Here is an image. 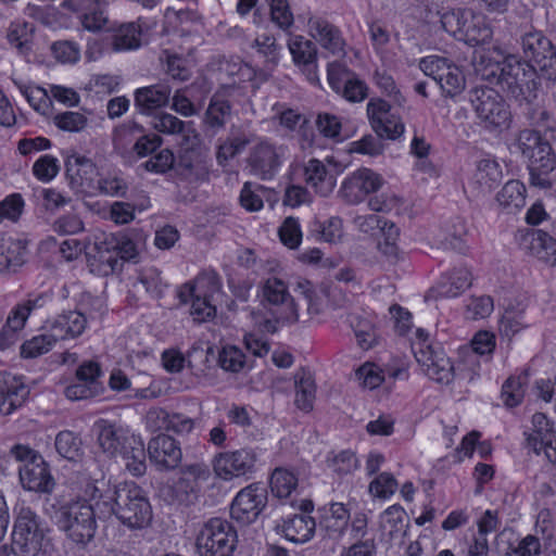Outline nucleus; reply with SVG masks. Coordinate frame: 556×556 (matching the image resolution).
<instances>
[{"instance_id": "8fccbe9b", "label": "nucleus", "mask_w": 556, "mask_h": 556, "mask_svg": "<svg viewBox=\"0 0 556 556\" xmlns=\"http://www.w3.org/2000/svg\"><path fill=\"white\" fill-rule=\"evenodd\" d=\"M50 300V296L47 294H39L34 299H28L25 302L17 304L11 311V319L10 324L14 328H23L25 323L33 311L37 308H41L46 305V303Z\"/></svg>"}, {"instance_id": "0eeeda50", "label": "nucleus", "mask_w": 556, "mask_h": 556, "mask_svg": "<svg viewBox=\"0 0 556 556\" xmlns=\"http://www.w3.org/2000/svg\"><path fill=\"white\" fill-rule=\"evenodd\" d=\"M11 454L21 463L18 467L20 482L24 490L49 494L55 485L48 463L33 448L16 444Z\"/></svg>"}, {"instance_id": "3c124183", "label": "nucleus", "mask_w": 556, "mask_h": 556, "mask_svg": "<svg viewBox=\"0 0 556 556\" xmlns=\"http://www.w3.org/2000/svg\"><path fill=\"white\" fill-rule=\"evenodd\" d=\"M109 245L115 249L117 257L122 264L125 261L135 260L138 255L137 244L128 236V233L118 231L115 233H109Z\"/></svg>"}, {"instance_id": "412c9836", "label": "nucleus", "mask_w": 556, "mask_h": 556, "mask_svg": "<svg viewBox=\"0 0 556 556\" xmlns=\"http://www.w3.org/2000/svg\"><path fill=\"white\" fill-rule=\"evenodd\" d=\"M93 429L99 447L111 457L121 455L126 445L131 443V440L136 437L122 425L106 419L96 421Z\"/></svg>"}, {"instance_id": "4c0bfd02", "label": "nucleus", "mask_w": 556, "mask_h": 556, "mask_svg": "<svg viewBox=\"0 0 556 556\" xmlns=\"http://www.w3.org/2000/svg\"><path fill=\"white\" fill-rule=\"evenodd\" d=\"M496 200L507 213L517 212L526 204V186L520 180H508L497 193Z\"/></svg>"}, {"instance_id": "338daca9", "label": "nucleus", "mask_w": 556, "mask_h": 556, "mask_svg": "<svg viewBox=\"0 0 556 556\" xmlns=\"http://www.w3.org/2000/svg\"><path fill=\"white\" fill-rule=\"evenodd\" d=\"M253 47L265 58L267 63L271 65L278 63L280 47L277 45L274 36L269 34L258 35L253 42Z\"/></svg>"}, {"instance_id": "a19ab883", "label": "nucleus", "mask_w": 556, "mask_h": 556, "mask_svg": "<svg viewBox=\"0 0 556 556\" xmlns=\"http://www.w3.org/2000/svg\"><path fill=\"white\" fill-rule=\"evenodd\" d=\"M34 27L24 21L12 22L7 30L8 42L18 54L27 55L31 51Z\"/></svg>"}, {"instance_id": "f257e3e1", "label": "nucleus", "mask_w": 556, "mask_h": 556, "mask_svg": "<svg viewBox=\"0 0 556 556\" xmlns=\"http://www.w3.org/2000/svg\"><path fill=\"white\" fill-rule=\"evenodd\" d=\"M91 500L97 498L100 519L115 516L129 529H143L152 520V507L146 492L135 482L111 484L104 480L88 485Z\"/></svg>"}, {"instance_id": "9d476101", "label": "nucleus", "mask_w": 556, "mask_h": 556, "mask_svg": "<svg viewBox=\"0 0 556 556\" xmlns=\"http://www.w3.org/2000/svg\"><path fill=\"white\" fill-rule=\"evenodd\" d=\"M237 542L238 534L231 522L211 518L199 531L195 547L200 556H232Z\"/></svg>"}, {"instance_id": "dca6fc26", "label": "nucleus", "mask_w": 556, "mask_h": 556, "mask_svg": "<svg viewBox=\"0 0 556 556\" xmlns=\"http://www.w3.org/2000/svg\"><path fill=\"white\" fill-rule=\"evenodd\" d=\"M415 358L425 374L438 383L450 384L456 377V368L440 346L418 343L415 346Z\"/></svg>"}, {"instance_id": "6e6552de", "label": "nucleus", "mask_w": 556, "mask_h": 556, "mask_svg": "<svg viewBox=\"0 0 556 556\" xmlns=\"http://www.w3.org/2000/svg\"><path fill=\"white\" fill-rule=\"evenodd\" d=\"M46 529L41 518L29 506L16 510L12 531L11 552L14 556H38Z\"/></svg>"}, {"instance_id": "a18cd8bd", "label": "nucleus", "mask_w": 556, "mask_h": 556, "mask_svg": "<svg viewBox=\"0 0 556 556\" xmlns=\"http://www.w3.org/2000/svg\"><path fill=\"white\" fill-rule=\"evenodd\" d=\"M350 513L344 504L331 503L329 516L324 519L325 528L329 536L340 538L348 528Z\"/></svg>"}, {"instance_id": "864d4df0", "label": "nucleus", "mask_w": 556, "mask_h": 556, "mask_svg": "<svg viewBox=\"0 0 556 556\" xmlns=\"http://www.w3.org/2000/svg\"><path fill=\"white\" fill-rule=\"evenodd\" d=\"M153 127L159 132H163L166 135H177L181 134L184 137H189V131L191 130L194 132L193 129H191V125L186 124L178 117L168 114V113H162L154 117L153 119Z\"/></svg>"}, {"instance_id": "ea45409f", "label": "nucleus", "mask_w": 556, "mask_h": 556, "mask_svg": "<svg viewBox=\"0 0 556 556\" xmlns=\"http://www.w3.org/2000/svg\"><path fill=\"white\" fill-rule=\"evenodd\" d=\"M146 452L143 441L140 437L136 435L131 443L126 445V448L121 453V456L125 460L127 470L135 477H140L146 473L147 464Z\"/></svg>"}, {"instance_id": "4be33fe9", "label": "nucleus", "mask_w": 556, "mask_h": 556, "mask_svg": "<svg viewBox=\"0 0 556 556\" xmlns=\"http://www.w3.org/2000/svg\"><path fill=\"white\" fill-rule=\"evenodd\" d=\"M147 451L150 462L161 471L177 468L182 459L180 443L164 433L152 438Z\"/></svg>"}, {"instance_id": "c85d7f7f", "label": "nucleus", "mask_w": 556, "mask_h": 556, "mask_svg": "<svg viewBox=\"0 0 556 556\" xmlns=\"http://www.w3.org/2000/svg\"><path fill=\"white\" fill-rule=\"evenodd\" d=\"M303 174L305 182L316 193L321 197H328L332 193L337 184L336 175L329 172L321 161L317 159L308 160L303 166Z\"/></svg>"}, {"instance_id": "f704fd0d", "label": "nucleus", "mask_w": 556, "mask_h": 556, "mask_svg": "<svg viewBox=\"0 0 556 556\" xmlns=\"http://www.w3.org/2000/svg\"><path fill=\"white\" fill-rule=\"evenodd\" d=\"M139 139H143V127L135 122L116 126L112 135L115 152L125 159L132 157V149Z\"/></svg>"}, {"instance_id": "09e8293b", "label": "nucleus", "mask_w": 556, "mask_h": 556, "mask_svg": "<svg viewBox=\"0 0 556 556\" xmlns=\"http://www.w3.org/2000/svg\"><path fill=\"white\" fill-rule=\"evenodd\" d=\"M138 281L154 299L162 298L168 287L167 282L162 278L161 271L154 266L142 268L139 273Z\"/></svg>"}, {"instance_id": "e2e57ef3", "label": "nucleus", "mask_w": 556, "mask_h": 556, "mask_svg": "<svg viewBox=\"0 0 556 556\" xmlns=\"http://www.w3.org/2000/svg\"><path fill=\"white\" fill-rule=\"evenodd\" d=\"M79 10H85L80 16V22L85 29L98 31L105 28L108 17L104 15L102 5L94 4L88 8H79Z\"/></svg>"}, {"instance_id": "4d7b16f0", "label": "nucleus", "mask_w": 556, "mask_h": 556, "mask_svg": "<svg viewBox=\"0 0 556 556\" xmlns=\"http://www.w3.org/2000/svg\"><path fill=\"white\" fill-rule=\"evenodd\" d=\"M94 190L109 197L126 198L128 182L123 177L110 174L97 180Z\"/></svg>"}, {"instance_id": "de8ad7c7", "label": "nucleus", "mask_w": 556, "mask_h": 556, "mask_svg": "<svg viewBox=\"0 0 556 556\" xmlns=\"http://www.w3.org/2000/svg\"><path fill=\"white\" fill-rule=\"evenodd\" d=\"M55 448L62 457L73 462L79 459L84 454L81 439L68 430L58 433L55 438Z\"/></svg>"}, {"instance_id": "13d9d810", "label": "nucleus", "mask_w": 556, "mask_h": 556, "mask_svg": "<svg viewBox=\"0 0 556 556\" xmlns=\"http://www.w3.org/2000/svg\"><path fill=\"white\" fill-rule=\"evenodd\" d=\"M245 364L243 352L235 345H226L218 354V365L226 371L238 372Z\"/></svg>"}, {"instance_id": "aec40b11", "label": "nucleus", "mask_w": 556, "mask_h": 556, "mask_svg": "<svg viewBox=\"0 0 556 556\" xmlns=\"http://www.w3.org/2000/svg\"><path fill=\"white\" fill-rule=\"evenodd\" d=\"M384 180L369 168H361L349 175L342 182L339 195L349 204H358L369 194L377 192Z\"/></svg>"}, {"instance_id": "37998d69", "label": "nucleus", "mask_w": 556, "mask_h": 556, "mask_svg": "<svg viewBox=\"0 0 556 556\" xmlns=\"http://www.w3.org/2000/svg\"><path fill=\"white\" fill-rule=\"evenodd\" d=\"M529 381L527 370H523L518 376H510L502 386L501 397L507 407L518 406L526 393V386Z\"/></svg>"}, {"instance_id": "cd10ccee", "label": "nucleus", "mask_w": 556, "mask_h": 556, "mask_svg": "<svg viewBox=\"0 0 556 556\" xmlns=\"http://www.w3.org/2000/svg\"><path fill=\"white\" fill-rule=\"evenodd\" d=\"M288 48L295 65L302 68L311 83L318 80L317 76V49L315 43L303 36H292L288 41Z\"/></svg>"}, {"instance_id": "9b49d317", "label": "nucleus", "mask_w": 556, "mask_h": 556, "mask_svg": "<svg viewBox=\"0 0 556 556\" xmlns=\"http://www.w3.org/2000/svg\"><path fill=\"white\" fill-rule=\"evenodd\" d=\"M523 60L540 72L542 78L556 80V47L542 30L529 27L520 35Z\"/></svg>"}, {"instance_id": "39448f33", "label": "nucleus", "mask_w": 556, "mask_h": 556, "mask_svg": "<svg viewBox=\"0 0 556 556\" xmlns=\"http://www.w3.org/2000/svg\"><path fill=\"white\" fill-rule=\"evenodd\" d=\"M497 85L517 101L530 102L536 97L540 72L517 55H507L498 63Z\"/></svg>"}, {"instance_id": "c9c22d12", "label": "nucleus", "mask_w": 556, "mask_h": 556, "mask_svg": "<svg viewBox=\"0 0 556 556\" xmlns=\"http://www.w3.org/2000/svg\"><path fill=\"white\" fill-rule=\"evenodd\" d=\"M294 404L305 413L311 412L316 397V384L313 374L308 369L300 368L294 374Z\"/></svg>"}, {"instance_id": "bf43d9fd", "label": "nucleus", "mask_w": 556, "mask_h": 556, "mask_svg": "<svg viewBox=\"0 0 556 556\" xmlns=\"http://www.w3.org/2000/svg\"><path fill=\"white\" fill-rule=\"evenodd\" d=\"M397 481L390 472L379 473L368 486L369 493L379 498H389L397 489Z\"/></svg>"}, {"instance_id": "423d86ee", "label": "nucleus", "mask_w": 556, "mask_h": 556, "mask_svg": "<svg viewBox=\"0 0 556 556\" xmlns=\"http://www.w3.org/2000/svg\"><path fill=\"white\" fill-rule=\"evenodd\" d=\"M439 14L443 29L471 47L486 43L492 38V29L485 17L470 9L451 8Z\"/></svg>"}, {"instance_id": "a878e982", "label": "nucleus", "mask_w": 556, "mask_h": 556, "mask_svg": "<svg viewBox=\"0 0 556 556\" xmlns=\"http://www.w3.org/2000/svg\"><path fill=\"white\" fill-rule=\"evenodd\" d=\"M309 35L319 45L334 55L344 54L345 40L341 30L320 16H311L307 21Z\"/></svg>"}, {"instance_id": "a211bd4d", "label": "nucleus", "mask_w": 556, "mask_h": 556, "mask_svg": "<svg viewBox=\"0 0 556 556\" xmlns=\"http://www.w3.org/2000/svg\"><path fill=\"white\" fill-rule=\"evenodd\" d=\"M299 509L301 513L282 518L281 522L277 525V530L288 541L303 544L315 534L316 522L309 516V513L314 510V504L308 498H302L299 503Z\"/></svg>"}, {"instance_id": "f8f14e48", "label": "nucleus", "mask_w": 556, "mask_h": 556, "mask_svg": "<svg viewBox=\"0 0 556 556\" xmlns=\"http://www.w3.org/2000/svg\"><path fill=\"white\" fill-rule=\"evenodd\" d=\"M419 68L440 87L442 96L457 100L466 88V77L459 66L438 55L420 60Z\"/></svg>"}, {"instance_id": "ddd939ff", "label": "nucleus", "mask_w": 556, "mask_h": 556, "mask_svg": "<svg viewBox=\"0 0 556 556\" xmlns=\"http://www.w3.org/2000/svg\"><path fill=\"white\" fill-rule=\"evenodd\" d=\"M288 147L263 138L255 143L247 157L250 174L262 179H273L287 160Z\"/></svg>"}, {"instance_id": "c756f323", "label": "nucleus", "mask_w": 556, "mask_h": 556, "mask_svg": "<svg viewBox=\"0 0 556 556\" xmlns=\"http://www.w3.org/2000/svg\"><path fill=\"white\" fill-rule=\"evenodd\" d=\"M220 291L222 282L216 274H202L192 283L184 285L178 291V298L181 303H188V296H200L214 303Z\"/></svg>"}, {"instance_id": "0e129e2a", "label": "nucleus", "mask_w": 556, "mask_h": 556, "mask_svg": "<svg viewBox=\"0 0 556 556\" xmlns=\"http://www.w3.org/2000/svg\"><path fill=\"white\" fill-rule=\"evenodd\" d=\"M329 462L330 468L340 476L350 475L359 467V462L351 450L339 452Z\"/></svg>"}, {"instance_id": "b1692460", "label": "nucleus", "mask_w": 556, "mask_h": 556, "mask_svg": "<svg viewBox=\"0 0 556 556\" xmlns=\"http://www.w3.org/2000/svg\"><path fill=\"white\" fill-rule=\"evenodd\" d=\"M65 170L74 191L86 192L96 189L98 169L90 159L72 154L65 161Z\"/></svg>"}, {"instance_id": "72a5a7b5", "label": "nucleus", "mask_w": 556, "mask_h": 556, "mask_svg": "<svg viewBox=\"0 0 556 556\" xmlns=\"http://www.w3.org/2000/svg\"><path fill=\"white\" fill-rule=\"evenodd\" d=\"M96 253L90 258L91 271L100 276H109L116 270L122 269L115 249L109 245V237L104 236L103 240L97 241L94 244Z\"/></svg>"}, {"instance_id": "4468645a", "label": "nucleus", "mask_w": 556, "mask_h": 556, "mask_svg": "<svg viewBox=\"0 0 556 556\" xmlns=\"http://www.w3.org/2000/svg\"><path fill=\"white\" fill-rule=\"evenodd\" d=\"M257 463L256 451L242 447L217 453L212 460V466L217 478L231 481L237 478L250 479L257 471Z\"/></svg>"}, {"instance_id": "69168bd1", "label": "nucleus", "mask_w": 556, "mask_h": 556, "mask_svg": "<svg viewBox=\"0 0 556 556\" xmlns=\"http://www.w3.org/2000/svg\"><path fill=\"white\" fill-rule=\"evenodd\" d=\"M53 56L61 63L74 64L80 59V48L75 41L59 40L52 43Z\"/></svg>"}, {"instance_id": "5701e85b", "label": "nucleus", "mask_w": 556, "mask_h": 556, "mask_svg": "<svg viewBox=\"0 0 556 556\" xmlns=\"http://www.w3.org/2000/svg\"><path fill=\"white\" fill-rule=\"evenodd\" d=\"M29 395L22 376L0 371V415L8 416L20 408Z\"/></svg>"}, {"instance_id": "393cba45", "label": "nucleus", "mask_w": 556, "mask_h": 556, "mask_svg": "<svg viewBox=\"0 0 556 556\" xmlns=\"http://www.w3.org/2000/svg\"><path fill=\"white\" fill-rule=\"evenodd\" d=\"M86 328V317L76 308L63 311L42 324V329L54 332L60 341L77 339L85 332Z\"/></svg>"}, {"instance_id": "6ab92c4d", "label": "nucleus", "mask_w": 556, "mask_h": 556, "mask_svg": "<svg viewBox=\"0 0 556 556\" xmlns=\"http://www.w3.org/2000/svg\"><path fill=\"white\" fill-rule=\"evenodd\" d=\"M366 112L371 128L379 138L396 140L404 134L405 126L401 117L391 113V105L386 100L370 99Z\"/></svg>"}, {"instance_id": "e433bc0d", "label": "nucleus", "mask_w": 556, "mask_h": 556, "mask_svg": "<svg viewBox=\"0 0 556 556\" xmlns=\"http://www.w3.org/2000/svg\"><path fill=\"white\" fill-rule=\"evenodd\" d=\"M113 30L112 47L114 51L135 50L141 46L142 27L140 20L118 25Z\"/></svg>"}, {"instance_id": "052dcab7", "label": "nucleus", "mask_w": 556, "mask_h": 556, "mask_svg": "<svg viewBox=\"0 0 556 556\" xmlns=\"http://www.w3.org/2000/svg\"><path fill=\"white\" fill-rule=\"evenodd\" d=\"M87 122L88 119L84 114L73 111H66L53 116L54 125L59 129L70 132L81 131L87 126Z\"/></svg>"}, {"instance_id": "7ed1b4c3", "label": "nucleus", "mask_w": 556, "mask_h": 556, "mask_svg": "<svg viewBox=\"0 0 556 556\" xmlns=\"http://www.w3.org/2000/svg\"><path fill=\"white\" fill-rule=\"evenodd\" d=\"M521 154L528 160L530 185L551 189V174L556 167V154L549 139L539 129H522L517 138Z\"/></svg>"}, {"instance_id": "bb28decb", "label": "nucleus", "mask_w": 556, "mask_h": 556, "mask_svg": "<svg viewBox=\"0 0 556 556\" xmlns=\"http://www.w3.org/2000/svg\"><path fill=\"white\" fill-rule=\"evenodd\" d=\"M232 105L218 92L214 93L208 102L202 118V128L206 137H214L225 129L231 118Z\"/></svg>"}, {"instance_id": "6e6d98bb", "label": "nucleus", "mask_w": 556, "mask_h": 556, "mask_svg": "<svg viewBox=\"0 0 556 556\" xmlns=\"http://www.w3.org/2000/svg\"><path fill=\"white\" fill-rule=\"evenodd\" d=\"M542 544L538 535L527 534L517 540L516 543H509L504 556H541Z\"/></svg>"}, {"instance_id": "f3484780", "label": "nucleus", "mask_w": 556, "mask_h": 556, "mask_svg": "<svg viewBox=\"0 0 556 556\" xmlns=\"http://www.w3.org/2000/svg\"><path fill=\"white\" fill-rule=\"evenodd\" d=\"M327 79L331 89L349 102H362L368 97L367 84L339 62L328 64Z\"/></svg>"}, {"instance_id": "603ef678", "label": "nucleus", "mask_w": 556, "mask_h": 556, "mask_svg": "<svg viewBox=\"0 0 556 556\" xmlns=\"http://www.w3.org/2000/svg\"><path fill=\"white\" fill-rule=\"evenodd\" d=\"M269 5L270 21L281 30L289 31L294 17L288 0H266Z\"/></svg>"}, {"instance_id": "49530a36", "label": "nucleus", "mask_w": 556, "mask_h": 556, "mask_svg": "<svg viewBox=\"0 0 556 556\" xmlns=\"http://www.w3.org/2000/svg\"><path fill=\"white\" fill-rule=\"evenodd\" d=\"M270 490L271 493L279 498L289 497L298 486V478L294 472L285 469L276 468L270 476Z\"/></svg>"}, {"instance_id": "774afa93", "label": "nucleus", "mask_w": 556, "mask_h": 556, "mask_svg": "<svg viewBox=\"0 0 556 556\" xmlns=\"http://www.w3.org/2000/svg\"><path fill=\"white\" fill-rule=\"evenodd\" d=\"M190 305V315L197 323H205L213 319L216 316V306L208 300L200 296H188V303Z\"/></svg>"}, {"instance_id": "2f4dec72", "label": "nucleus", "mask_w": 556, "mask_h": 556, "mask_svg": "<svg viewBox=\"0 0 556 556\" xmlns=\"http://www.w3.org/2000/svg\"><path fill=\"white\" fill-rule=\"evenodd\" d=\"M170 93V87L163 83L139 88L135 92V106L142 114H151L169 102Z\"/></svg>"}, {"instance_id": "1a4fd4ad", "label": "nucleus", "mask_w": 556, "mask_h": 556, "mask_svg": "<svg viewBox=\"0 0 556 556\" xmlns=\"http://www.w3.org/2000/svg\"><path fill=\"white\" fill-rule=\"evenodd\" d=\"M469 101L483 128L492 131L509 126L511 121L509 105L493 88L476 87L471 89Z\"/></svg>"}, {"instance_id": "79ce46f5", "label": "nucleus", "mask_w": 556, "mask_h": 556, "mask_svg": "<svg viewBox=\"0 0 556 556\" xmlns=\"http://www.w3.org/2000/svg\"><path fill=\"white\" fill-rule=\"evenodd\" d=\"M41 333L26 340L20 349V354L23 358H36L41 356L53 349L58 341H60L54 332L40 328Z\"/></svg>"}, {"instance_id": "7c9ffc66", "label": "nucleus", "mask_w": 556, "mask_h": 556, "mask_svg": "<svg viewBox=\"0 0 556 556\" xmlns=\"http://www.w3.org/2000/svg\"><path fill=\"white\" fill-rule=\"evenodd\" d=\"M27 241L21 238H0V274L15 271L27 256Z\"/></svg>"}, {"instance_id": "473e14b6", "label": "nucleus", "mask_w": 556, "mask_h": 556, "mask_svg": "<svg viewBox=\"0 0 556 556\" xmlns=\"http://www.w3.org/2000/svg\"><path fill=\"white\" fill-rule=\"evenodd\" d=\"M502 170L494 160L482 159L478 162L470 186L477 191V195L489 194L501 181Z\"/></svg>"}, {"instance_id": "20e7f679", "label": "nucleus", "mask_w": 556, "mask_h": 556, "mask_svg": "<svg viewBox=\"0 0 556 556\" xmlns=\"http://www.w3.org/2000/svg\"><path fill=\"white\" fill-rule=\"evenodd\" d=\"M258 296L261 305L268 313L262 324V329L268 333H275L280 325H291L299 321V303L290 294L285 280L277 277H268L260 285Z\"/></svg>"}, {"instance_id": "c03bdc74", "label": "nucleus", "mask_w": 556, "mask_h": 556, "mask_svg": "<svg viewBox=\"0 0 556 556\" xmlns=\"http://www.w3.org/2000/svg\"><path fill=\"white\" fill-rule=\"evenodd\" d=\"M531 251L541 261L556 265V240L548 233L538 230L532 235Z\"/></svg>"}, {"instance_id": "58836bf2", "label": "nucleus", "mask_w": 556, "mask_h": 556, "mask_svg": "<svg viewBox=\"0 0 556 556\" xmlns=\"http://www.w3.org/2000/svg\"><path fill=\"white\" fill-rule=\"evenodd\" d=\"M471 286V273L466 267L454 268L439 283V294L444 298H455Z\"/></svg>"}, {"instance_id": "2eb2a0df", "label": "nucleus", "mask_w": 556, "mask_h": 556, "mask_svg": "<svg viewBox=\"0 0 556 556\" xmlns=\"http://www.w3.org/2000/svg\"><path fill=\"white\" fill-rule=\"evenodd\" d=\"M268 502V492L260 482L251 483L241 489L230 505V517L241 526L255 522Z\"/></svg>"}, {"instance_id": "f03ea898", "label": "nucleus", "mask_w": 556, "mask_h": 556, "mask_svg": "<svg viewBox=\"0 0 556 556\" xmlns=\"http://www.w3.org/2000/svg\"><path fill=\"white\" fill-rule=\"evenodd\" d=\"M94 503L87 501L63 502L58 497L46 500V513L50 519L65 533L67 539L77 545L86 546L94 536L100 511Z\"/></svg>"}, {"instance_id": "5fc2aeb1", "label": "nucleus", "mask_w": 556, "mask_h": 556, "mask_svg": "<svg viewBox=\"0 0 556 556\" xmlns=\"http://www.w3.org/2000/svg\"><path fill=\"white\" fill-rule=\"evenodd\" d=\"M76 311L83 313L86 317V324L94 319L101 318L105 313V304L102 298L94 296L91 293L84 292L80 294L76 304Z\"/></svg>"}, {"instance_id": "680f3d73", "label": "nucleus", "mask_w": 556, "mask_h": 556, "mask_svg": "<svg viewBox=\"0 0 556 556\" xmlns=\"http://www.w3.org/2000/svg\"><path fill=\"white\" fill-rule=\"evenodd\" d=\"M59 170L58 159L50 154L41 155L33 165L34 176L42 182L51 181Z\"/></svg>"}]
</instances>
